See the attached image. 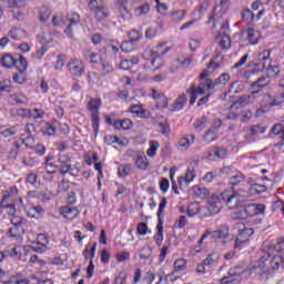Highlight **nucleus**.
Segmentation results:
<instances>
[{
	"label": "nucleus",
	"instance_id": "obj_7",
	"mask_svg": "<svg viewBox=\"0 0 284 284\" xmlns=\"http://www.w3.org/2000/svg\"><path fill=\"white\" fill-rule=\"evenodd\" d=\"M272 52L270 49H265L262 53H260L250 64V67H254V71H270L272 69Z\"/></svg>",
	"mask_w": 284,
	"mask_h": 284
},
{
	"label": "nucleus",
	"instance_id": "obj_21",
	"mask_svg": "<svg viewBox=\"0 0 284 284\" xmlns=\"http://www.w3.org/2000/svg\"><path fill=\"white\" fill-rule=\"evenodd\" d=\"M11 223L13 224V227L10 229V235L11 236H18L23 232L22 224L24 223V220L19 216H13L11 219Z\"/></svg>",
	"mask_w": 284,
	"mask_h": 284
},
{
	"label": "nucleus",
	"instance_id": "obj_5",
	"mask_svg": "<svg viewBox=\"0 0 284 284\" xmlns=\"http://www.w3.org/2000/svg\"><path fill=\"white\" fill-rule=\"evenodd\" d=\"M248 196V193L246 190H236V191H225L224 192V201L225 205L231 209L235 210L240 207L242 204L243 200Z\"/></svg>",
	"mask_w": 284,
	"mask_h": 284
},
{
	"label": "nucleus",
	"instance_id": "obj_39",
	"mask_svg": "<svg viewBox=\"0 0 284 284\" xmlns=\"http://www.w3.org/2000/svg\"><path fill=\"white\" fill-rule=\"evenodd\" d=\"M160 149V143L158 141H150L149 149L146 150V155L149 158H154Z\"/></svg>",
	"mask_w": 284,
	"mask_h": 284
},
{
	"label": "nucleus",
	"instance_id": "obj_11",
	"mask_svg": "<svg viewBox=\"0 0 284 284\" xmlns=\"http://www.w3.org/2000/svg\"><path fill=\"white\" fill-rule=\"evenodd\" d=\"M261 101L260 105L264 108L281 105L284 102V91L275 95L262 94Z\"/></svg>",
	"mask_w": 284,
	"mask_h": 284
},
{
	"label": "nucleus",
	"instance_id": "obj_12",
	"mask_svg": "<svg viewBox=\"0 0 284 284\" xmlns=\"http://www.w3.org/2000/svg\"><path fill=\"white\" fill-rule=\"evenodd\" d=\"M71 77L80 78L85 73V65L81 60L73 59L67 64Z\"/></svg>",
	"mask_w": 284,
	"mask_h": 284
},
{
	"label": "nucleus",
	"instance_id": "obj_51",
	"mask_svg": "<svg viewBox=\"0 0 284 284\" xmlns=\"http://www.w3.org/2000/svg\"><path fill=\"white\" fill-rule=\"evenodd\" d=\"M242 19L246 21V23H254V13L250 9H244L242 11Z\"/></svg>",
	"mask_w": 284,
	"mask_h": 284
},
{
	"label": "nucleus",
	"instance_id": "obj_62",
	"mask_svg": "<svg viewBox=\"0 0 284 284\" xmlns=\"http://www.w3.org/2000/svg\"><path fill=\"white\" fill-rule=\"evenodd\" d=\"M152 231L149 230V226L146 223H140L138 224V234L140 235H146V234H151Z\"/></svg>",
	"mask_w": 284,
	"mask_h": 284
},
{
	"label": "nucleus",
	"instance_id": "obj_56",
	"mask_svg": "<svg viewBox=\"0 0 284 284\" xmlns=\"http://www.w3.org/2000/svg\"><path fill=\"white\" fill-rule=\"evenodd\" d=\"M17 132H18L17 126H9V128H6L4 130H2V131L0 132V134H1L3 138H10V136L16 135Z\"/></svg>",
	"mask_w": 284,
	"mask_h": 284
},
{
	"label": "nucleus",
	"instance_id": "obj_50",
	"mask_svg": "<svg viewBox=\"0 0 284 284\" xmlns=\"http://www.w3.org/2000/svg\"><path fill=\"white\" fill-rule=\"evenodd\" d=\"M119 13L123 21H131L132 14L126 9V6H119Z\"/></svg>",
	"mask_w": 284,
	"mask_h": 284
},
{
	"label": "nucleus",
	"instance_id": "obj_57",
	"mask_svg": "<svg viewBox=\"0 0 284 284\" xmlns=\"http://www.w3.org/2000/svg\"><path fill=\"white\" fill-rule=\"evenodd\" d=\"M101 67V73L103 75L114 72V67L110 62H102Z\"/></svg>",
	"mask_w": 284,
	"mask_h": 284
},
{
	"label": "nucleus",
	"instance_id": "obj_33",
	"mask_svg": "<svg viewBox=\"0 0 284 284\" xmlns=\"http://www.w3.org/2000/svg\"><path fill=\"white\" fill-rule=\"evenodd\" d=\"M43 214H44V209L41 205L30 206L27 210V215L30 219H34V217L43 215Z\"/></svg>",
	"mask_w": 284,
	"mask_h": 284
},
{
	"label": "nucleus",
	"instance_id": "obj_54",
	"mask_svg": "<svg viewBox=\"0 0 284 284\" xmlns=\"http://www.w3.org/2000/svg\"><path fill=\"white\" fill-rule=\"evenodd\" d=\"M179 65L182 68V69H185V68H189L190 64L192 63V58L191 57H180L175 60Z\"/></svg>",
	"mask_w": 284,
	"mask_h": 284
},
{
	"label": "nucleus",
	"instance_id": "obj_61",
	"mask_svg": "<svg viewBox=\"0 0 284 284\" xmlns=\"http://www.w3.org/2000/svg\"><path fill=\"white\" fill-rule=\"evenodd\" d=\"M150 11H151L150 4H143L142 7L135 9V14L138 17L145 16V14H149Z\"/></svg>",
	"mask_w": 284,
	"mask_h": 284
},
{
	"label": "nucleus",
	"instance_id": "obj_26",
	"mask_svg": "<svg viewBox=\"0 0 284 284\" xmlns=\"http://www.w3.org/2000/svg\"><path fill=\"white\" fill-rule=\"evenodd\" d=\"M101 106H102L101 98H91L87 104V110H89L91 114H94V113H99Z\"/></svg>",
	"mask_w": 284,
	"mask_h": 284
},
{
	"label": "nucleus",
	"instance_id": "obj_58",
	"mask_svg": "<svg viewBox=\"0 0 284 284\" xmlns=\"http://www.w3.org/2000/svg\"><path fill=\"white\" fill-rule=\"evenodd\" d=\"M1 209L6 211L7 214L13 216L16 214V205L13 202L1 205Z\"/></svg>",
	"mask_w": 284,
	"mask_h": 284
},
{
	"label": "nucleus",
	"instance_id": "obj_53",
	"mask_svg": "<svg viewBox=\"0 0 284 284\" xmlns=\"http://www.w3.org/2000/svg\"><path fill=\"white\" fill-rule=\"evenodd\" d=\"M174 272H182L186 267V261L185 258H178L175 260L174 264Z\"/></svg>",
	"mask_w": 284,
	"mask_h": 284
},
{
	"label": "nucleus",
	"instance_id": "obj_16",
	"mask_svg": "<svg viewBox=\"0 0 284 284\" xmlns=\"http://www.w3.org/2000/svg\"><path fill=\"white\" fill-rule=\"evenodd\" d=\"M254 234L253 229H240V234L237 235L236 240L234 241V247L239 248L242 243H247L250 241L251 235Z\"/></svg>",
	"mask_w": 284,
	"mask_h": 284
},
{
	"label": "nucleus",
	"instance_id": "obj_63",
	"mask_svg": "<svg viewBox=\"0 0 284 284\" xmlns=\"http://www.w3.org/2000/svg\"><path fill=\"white\" fill-rule=\"evenodd\" d=\"M134 42H132L131 40L130 41H124L122 44H121V50L125 53H131L133 50H134V47H133Z\"/></svg>",
	"mask_w": 284,
	"mask_h": 284
},
{
	"label": "nucleus",
	"instance_id": "obj_30",
	"mask_svg": "<svg viewBox=\"0 0 284 284\" xmlns=\"http://www.w3.org/2000/svg\"><path fill=\"white\" fill-rule=\"evenodd\" d=\"M185 16L186 10H175L169 14L171 22L176 24L182 23V21H184Z\"/></svg>",
	"mask_w": 284,
	"mask_h": 284
},
{
	"label": "nucleus",
	"instance_id": "obj_64",
	"mask_svg": "<svg viewBox=\"0 0 284 284\" xmlns=\"http://www.w3.org/2000/svg\"><path fill=\"white\" fill-rule=\"evenodd\" d=\"M27 182L33 185V187H39L40 182L38 181V175L36 173H31L27 178Z\"/></svg>",
	"mask_w": 284,
	"mask_h": 284
},
{
	"label": "nucleus",
	"instance_id": "obj_49",
	"mask_svg": "<svg viewBox=\"0 0 284 284\" xmlns=\"http://www.w3.org/2000/svg\"><path fill=\"white\" fill-rule=\"evenodd\" d=\"M14 67L19 72H24L28 68V62L24 58L20 57L18 60H14Z\"/></svg>",
	"mask_w": 284,
	"mask_h": 284
},
{
	"label": "nucleus",
	"instance_id": "obj_1",
	"mask_svg": "<svg viewBox=\"0 0 284 284\" xmlns=\"http://www.w3.org/2000/svg\"><path fill=\"white\" fill-rule=\"evenodd\" d=\"M52 23L54 27L64 28V34L68 38H72L73 33L81 27V18L75 12L68 13L64 18L58 14L52 18Z\"/></svg>",
	"mask_w": 284,
	"mask_h": 284
},
{
	"label": "nucleus",
	"instance_id": "obj_19",
	"mask_svg": "<svg viewBox=\"0 0 284 284\" xmlns=\"http://www.w3.org/2000/svg\"><path fill=\"white\" fill-rule=\"evenodd\" d=\"M8 3H9V8H12L11 12L13 17L19 20L22 19L24 13L20 11V9L26 7V2L22 0H9Z\"/></svg>",
	"mask_w": 284,
	"mask_h": 284
},
{
	"label": "nucleus",
	"instance_id": "obj_59",
	"mask_svg": "<svg viewBox=\"0 0 284 284\" xmlns=\"http://www.w3.org/2000/svg\"><path fill=\"white\" fill-rule=\"evenodd\" d=\"M45 112L41 109H33V110H30V113H29V118L31 119H42L44 116Z\"/></svg>",
	"mask_w": 284,
	"mask_h": 284
},
{
	"label": "nucleus",
	"instance_id": "obj_20",
	"mask_svg": "<svg viewBox=\"0 0 284 284\" xmlns=\"http://www.w3.org/2000/svg\"><path fill=\"white\" fill-rule=\"evenodd\" d=\"M196 136L194 134H186L182 136L178 143L179 150L187 151L195 142Z\"/></svg>",
	"mask_w": 284,
	"mask_h": 284
},
{
	"label": "nucleus",
	"instance_id": "obj_38",
	"mask_svg": "<svg viewBox=\"0 0 284 284\" xmlns=\"http://www.w3.org/2000/svg\"><path fill=\"white\" fill-rule=\"evenodd\" d=\"M283 265V257L280 255V253H275L270 262V266L273 271L278 270V267Z\"/></svg>",
	"mask_w": 284,
	"mask_h": 284
},
{
	"label": "nucleus",
	"instance_id": "obj_23",
	"mask_svg": "<svg viewBox=\"0 0 284 284\" xmlns=\"http://www.w3.org/2000/svg\"><path fill=\"white\" fill-rule=\"evenodd\" d=\"M151 97H152V99H154L156 101L158 108H162V109L168 108V98L165 97V94H163L162 92H160L155 89H152Z\"/></svg>",
	"mask_w": 284,
	"mask_h": 284
},
{
	"label": "nucleus",
	"instance_id": "obj_24",
	"mask_svg": "<svg viewBox=\"0 0 284 284\" xmlns=\"http://www.w3.org/2000/svg\"><path fill=\"white\" fill-rule=\"evenodd\" d=\"M8 37L13 41H21L27 38V31L22 28L13 27L8 31Z\"/></svg>",
	"mask_w": 284,
	"mask_h": 284
},
{
	"label": "nucleus",
	"instance_id": "obj_28",
	"mask_svg": "<svg viewBox=\"0 0 284 284\" xmlns=\"http://www.w3.org/2000/svg\"><path fill=\"white\" fill-rule=\"evenodd\" d=\"M131 113L136 114L140 119L149 118L150 111L143 108V104H133L130 109Z\"/></svg>",
	"mask_w": 284,
	"mask_h": 284
},
{
	"label": "nucleus",
	"instance_id": "obj_3",
	"mask_svg": "<svg viewBox=\"0 0 284 284\" xmlns=\"http://www.w3.org/2000/svg\"><path fill=\"white\" fill-rule=\"evenodd\" d=\"M213 29L219 30V34L216 37V41L223 50H227L231 47V38L227 34L229 31V22L227 20H217L213 23Z\"/></svg>",
	"mask_w": 284,
	"mask_h": 284
},
{
	"label": "nucleus",
	"instance_id": "obj_2",
	"mask_svg": "<svg viewBox=\"0 0 284 284\" xmlns=\"http://www.w3.org/2000/svg\"><path fill=\"white\" fill-rule=\"evenodd\" d=\"M170 51L165 44H158L155 49L151 51V59L144 63V69L150 72H155L162 69L164 65L163 55Z\"/></svg>",
	"mask_w": 284,
	"mask_h": 284
},
{
	"label": "nucleus",
	"instance_id": "obj_47",
	"mask_svg": "<svg viewBox=\"0 0 284 284\" xmlns=\"http://www.w3.org/2000/svg\"><path fill=\"white\" fill-rule=\"evenodd\" d=\"M200 213V204L197 202L191 203L187 206V215L190 217H194L195 215H197Z\"/></svg>",
	"mask_w": 284,
	"mask_h": 284
},
{
	"label": "nucleus",
	"instance_id": "obj_31",
	"mask_svg": "<svg viewBox=\"0 0 284 284\" xmlns=\"http://www.w3.org/2000/svg\"><path fill=\"white\" fill-rule=\"evenodd\" d=\"M219 260H221V253L219 252H212L211 254H209L204 260V265H206V267H211L214 264L219 263Z\"/></svg>",
	"mask_w": 284,
	"mask_h": 284
},
{
	"label": "nucleus",
	"instance_id": "obj_55",
	"mask_svg": "<svg viewBox=\"0 0 284 284\" xmlns=\"http://www.w3.org/2000/svg\"><path fill=\"white\" fill-rule=\"evenodd\" d=\"M245 181V176L242 173H236L235 175L230 178L231 185H239V183H243Z\"/></svg>",
	"mask_w": 284,
	"mask_h": 284
},
{
	"label": "nucleus",
	"instance_id": "obj_17",
	"mask_svg": "<svg viewBox=\"0 0 284 284\" xmlns=\"http://www.w3.org/2000/svg\"><path fill=\"white\" fill-rule=\"evenodd\" d=\"M270 83H271L270 78L262 77L251 84L250 90L253 91V93H255L256 95H262L261 91L265 87H267Z\"/></svg>",
	"mask_w": 284,
	"mask_h": 284
},
{
	"label": "nucleus",
	"instance_id": "obj_60",
	"mask_svg": "<svg viewBox=\"0 0 284 284\" xmlns=\"http://www.w3.org/2000/svg\"><path fill=\"white\" fill-rule=\"evenodd\" d=\"M16 63V60L11 55H4L1 59V64L6 68H12Z\"/></svg>",
	"mask_w": 284,
	"mask_h": 284
},
{
	"label": "nucleus",
	"instance_id": "obj_35",
	"mask_svg": "<svg viewBox=\"0 0 284 284\" xmlns=\"http://www.w3.org/2000/svg\"><path fill=\"white\" fill-rule=\"evenodd\" d=\"M113 126L115 128V129H123V130H129V129H131L132 126H133V123H132V121L131 120H129V119H124V120H115L114 122H113Z\"/></svg>",
	"mask_w": 284,
	"mask_h": 284
},
{
	"label": "nucleus",
	"instance_id": "obj_45",
	"mask_svg": "<svg viewBox=\"0 0 284 284\" xmlns=\"http://www.w3.org/2000/svg\"><path fill=\"white\" fill-rule=\"evenodd\" d=\"M51 16V10L47 7H41L39 9V20L44 23V21H49V18Z\"/></svg>",
	"mask_w": 284,
	"mask_h": 284
},
{
	"label": "nucleus",
	"instance_id": "obj_22",
	"mask_svg": "<svg viewBox=\"0 0 284 284\" xmlns=\"http://www.w3.org/2000/svg\"><path fill=\"white\" fill-rule=\"evenodd\" d=\"M244 272V268H241V266H234L233 268H230L229 276L223 277L221 280V284H234L236 281L234 276H237Z\"/></svg>",
	"mask_w": 284,
	"mask_h": 284
},
{
	"label": "nucleus",
	"instance_id": "obj_15",
	"mask_svg": "<svg viewBox=\"0 0 284 284\" xmlns=\"http://www.w3.org/2000/svg\"><path fill=\"white\" fill-rule=\"evenodd\" d=\"M255 100H262V94H256L253 90H251L248 94H244L240 97V99L234 104V106H237V105L246 106L251 103H254Z\"/></svg>",
	"mask_w": 284,
	"mask_h": 284
},
{
	"label": "nucleus",
	"instance_id": "obj_40",
	"mask_svg": "<svg viewBox=\"0 0 284 284\" xmlns=\"http://www.w3.org/2000/svg\"><path fill=\"white\" fill-rule=\"evenodd\" d=\"M133 172V169L130 164H121L118 168V175L120 178H125Z\"/></svg>",
	"mask_w": 284,
	"mask_h": 284
},
{
	"label": "nucleus",
	"instance_id": "obj_6",
	"mask_svg": "<svg viewBox=\"0 0 284 284\" xmlns=\"http://www.w3.org/2000/svg\"><path fill=\"white\" fill-rule=\"evenodd\" d=\"M207 237L213 239V241H225L229 237V229L222 227L221 230L217 231L204 233L200 237L197 245L195 246V253H200L206 247L204 241H206Z\"/></svg>",
	"mask_w": 284,
	"mask_h": 284
},
{
	"label": "nucleus",
	"instance_id": "obj_44",
	"mask_svg": "<svg viewBox=\"0 0 284 284\" xmlns=\"http://www.w3.org/2000/svg\"><path fill=\"white\" fill-rule=\"evenodd\" d=\"M203 139H204V141H205L207 144H210V143L216 141V140H217V131H213V129L210 128V129L205 132Z\"/></svg>",
	"mask_w": 284,
	"mask_h": 284
},
{
	"label": "nucleus",
	"instance_id": "obj_25",
	"mask_svg": "<svg viewBox=\"0 0 284 284\" xmlns=\"http://www.w3.org/2000/svg\"><path fill=\"white\" fill-rule=\"evenodd\" d=\"M206 85H204V81H202L197 88L191 87V99H190V104L193 105L197 99V95H203L205 94L206 91Z\"/></svg>",
	"mask_w": 284,
	"mask_h": 284
},
{
	"label": "nucleus",
	"instance_id": "obj_41",
	"mask_svg": "<svg viewBox=\"0 0 284 284\" xmlns=\"http://www.w3.org/2000/svg\"><path fill=\"white\" fill-rule=\"evenodd\" d=\"M38 41L42 45L51 44L53 42L52 33L42 32L38 36Z\"/></svg>",
	"mask_w": 284,
	"mask_h": 284
},
{
	"label": "nucleus",
	"instance_id": "obj_32",
	"mask_svg": "<svg viewBox=\"0 0 284 284\" xmlns=\"http://www.w3.org/2000/svg\"><path fill=\"white\" fill-rule=\"evenodd\" d=\"M193 194L196 199L204 200L210 195V190L205 186H193Z\"/></svg>",
	"mask_w": 284,
	"mask_h": 284
},
{
	"label": "nucleus",
	"instance_id": "obj_34",
	"mask_svg": "<svg viewBox=\"0 0 284 284\" xmlns=\"http://www.w3.org/2000/svg\"><path fill=\"white\" fill-rule=\"evenodd\" d=\"M210 121H211V120H210L207 116H202V118L195 120V123H193V126H194L195 130H197L199 132H203V130H204L205 128H207Z\"/></svg>",
	"mask_w": 284,
	"mask_h": 284
},
{
	"label": "nucleus",
	"instance_id": "obj_43",
	"mask_svg": "<svg viewBox=\"0 0 284 284\" xmlns=\"http://www.w3.org/2000/svg\"><path fill=\"white\" fill-rule=\"evenodd\" d=\"M135 165L138 169L145 171V170H148L150 163H149L148 158H145L143 155H138Z\"/></svg>",
	"mask_w": 284,
	"mask_h": 284
},
{
	"label": "nucleus",
	"instance_id": "obj_36",
	"mask_svg": "<svg viewBox=\"0 0 284 284\" xmlns=\"http://www.w3.org/2000/svg\"><path fill=\"white\" fill-rule=\"evenodd\" d=\"M97 247L98 243H93L91 247L85 246L83 252L84 260L93 261V258L95 257Z\"/></svg>",
	"mask_w": 284,
	"mask_h": 284
},
{
	"label": "nucleus",
	"instance_id": "obj_8",
	"mask_svg": "<svg viewBox=\"0 0 284 284\" xmlns=\"http://www.w3.org/2000/svg\"><path fill=\"white\" fill-rule=\"evenodd\" d=\"M266 205L262 203H250L244 206L243 210L237 212V219L246 220L248 217H254L256 215H262L265 213Z\"/></svg>",
	"mask_w": 284,
	"mask_h": 284
},
{
	"label": "nucleus",
	"instance_id": "obj_14",
	"mask_svg": "<svg viewBox=\"0 0 284 284\" xmlns=\"http://www.w3.org/2000/svg\"><path fill=\"white\" fill-rule=\"evenodd\" d=\"M242 41H248V44L255 45L261 39V34L257 30L248 28L242 32Z\"/></svg>",
	"mask_w": 284,
	"mask_h": 284
},
{
	"label": "nucleus",
	"instance_id": "obj_42",
	"mask_svg": "<svg viewBox=\"0 0 284 284\" xmlns=\"http://www.w3.org/2000/svg\"><path fill=\"white\" fill-rule=\"evenodd\" d=\"M164 226H163V221H159L156 225V233L154 235V240L156 243H162L164 241V233H163Z\"/></svg>",
	"mask_w": 284,
	"mask_h": 284
},
{
	"label": "nucleus",
	"instance_id": "obj_27",
	"mask_svg": "<svg viewBox=\"0 0 284 284\" xmlns=\"http://www.w3.org/2000/svg\"><path fill=\"white\" fill-rule=\"evenodd\" d=\"M187 97L185 93H181L178 99L171 104V111L179 112L181 111L184 105L186 104Z\"/></svg>",
	"mask_w": 284,
	"mask_h": 284
},
{
	"label": "nucleus",
	"instance_id": "obj_29",
	"mask_svg": "<svg viewBox=\"0 0 284 284\" xmlns=\"http://www.w3.org/2000/svg\"><path fill=\"white\" fill-rule=\"evenodd\" d=\"M9 103L16 104H27L29 102L28 98L23 93H13L8 99Z\"/></svg>",
	"mask_w": 284,
	"mask_h": 284
},
{
	"label": "nucleus",
	"instance_id": "obj_46",
	"mask_svg": "<svg viewBox=\"0 0 284 284\" xmlns=\"http://www.w3.org/2000/svg\"><path fill=\"white\" fill-rule=\"evenodd\" d=\"M84 59L91 63H99L101 61V57L90 50L84 53Z\"/></svg>",
	"mask_w": 284,
	"mask_h": 284
},
{
	"label": "nucleus",
	"instance_id": "obj_52",
	"mask_svg": "<svg viewBox=\"0 0 284 284\" xmlns=\"http://www.w3.org/2000/svg\"><path fill=\"white\" fill-rule=\"evenodd\" d=\"M37 244L38 245H43V247H49V245H50V239H49V236L48 235H45V234H38L37 235Z\"/></svg>",
	"mask_w": 284,
	"mask_h": 284
},
{
	"label": "nucleus",
	"instance_id": "obj_4",
	"mask_svg": "<svg viewBox=\"0 0 284 284\" xmlns=\"http://www.w3.org/2000/svg\"><path fill=\"white\" fill-rule=\"evenodd\" d=\"M89 11L93 14L97 21H105L111 16V12L103 0H90Z\"/></svg>",
	"mask_w": 284,
	"mask_h": 284
},
{
	"label": "nucleus",
	"instance_id": "obj_13",
	"mask_svg": "<svg viewBox=\"0 0 284 284\" xmlns=\"http://www.w3.org/2000/svg\"><path fill=\"white\" fill-rule=\"evenodd\" d=\"M196 178V172L193 166H190L184 176H180L178 180L180 190H185L189 187L190 183Z\"/></svg>",
	"mask_w": 284,
	"mask_h": 284
},
{
	"label": "nucleus",
	"instance_id": "obj_10",
	"mask_svg": "<svg viewBox=\"0 0 284 284\" xmlns=\"http://www.w3.org/2000/svg\"><path fill=\"white\" fill-rule=\"evenodd\" d=\"M207 203H209V206H207L209 211L212 214H219V212H221V210L225 205L224 192L221 194L211 195L210 199L207 200Z\"/></svg>",
	"mask_w": 284,
	"mask_h": 284
},
{
	"label": "nucleus",
	"instance_id": "obj_9",
	"mask_svg": "<svg viewBox=\"0 0 284 284\" xmlns=\"http://www.w3.org/2000/svg\"><path fill=\"white\" fill-rule=\"evenodd\" d=\"M231 75L229 73L221 74L215 81L212 79L203 80L204 87L207 91L215 90L216 88L223 89L230 82Z\"/></svg>",
	"mask_w": 284,
	"mask_h": 284
},
{
	"label": "nucleus",
	"instance_id": "obj_37",
	"mask_svg": "<svg viewBox=\"0 0 284 284\" xmlns=\"http://www.w3.org/2000/svg\"><path fill=\"white\" fill-rule=\"evenodd\" d=\"M57 129H58V122L52 124L45 123V125L42 128V132L44 135L54 136L57 134Z\"/></svg>",
	"mask_w": 284,
	"mask_h": 284
},
{
	"label": "nucleus",
	"instance_id": "obj_18",
	"mask_svg": "<svg viewBox=\"0 0 284 284\" xmlns=\"http://www.w3.org/2000/svg\"><path fill=\"white\" fill-rule=\"evenodd\" d=\"M60 214L68 221H73L74 219L80 216V211L78 207H71L69 205L60 207Z\"/></svg>",
	"mask_w": 284,
	"mask_h": 284
},
{
	"label": "nucleus",
	"instance_id": "obj_48",
	"mask_svg": "<svg viewBox=\"0 0 284 284\" xmlns=\"http://www.w3.org/2000/svg\"><path fill=\"white\" fill-rule=\"evenodd\" d=\"M139 63V59L138 58H133L131 61L129 60H122L120 63V68L122 70H129L131 69L133 65Z\"/></svg>",
	"mask_w": 284,
	"mask_h": 284
}]
</instances>
